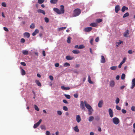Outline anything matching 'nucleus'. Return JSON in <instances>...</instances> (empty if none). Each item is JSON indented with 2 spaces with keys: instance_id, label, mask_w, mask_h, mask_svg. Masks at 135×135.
<instances>
[{
  "instance_id": "1",
  "label": "nucleus",
  "mask_w": 135,
  "mask_h": 135,
  "mask_svg": "<svg viewBox=\"0 0 135 135\" xmlns=\"http://www.w3.org/2000/svg\"><path fill=\"white\" fill-rule=\"evenodd\" d=\"M60 10L57 8H54L53 9L54 11L58 14H61L64 13L65 10L64 6L62 5L60 6Z\"/></svg>"
},
{
  "instance_id": "2",
  "label": "nucleus",
  "mask_w": 135,
  "mask_h": 135,
  "mask_svg": "<svg viewBox=\"0 0 135 135\" xmlns=\"http://www.w3.org/2000/svg\"><path fill=\"white\" fill-rule=\"evenodd\" d=\"M81 13V10L80 9L76 8L74 11L73 16L76 17L79 16Z\"/></svg>"
},
{
  "instance_id": "3",
  "label": "nucleus",
  "mask_w": 135,
  "mask_h": 135,
  "mask_svg": "<svg viewBox=\"0 0 135 135\" xmlns=\"http://www.w3.org/2000/svg\"><path fill=\"white\" fill-rule=\"evenodd\" d=\"M113 122L115 124L117 125L119 122V119L117 117H114L113 119Z\"/></svg>"
},
{
  "instance_id": "4",
  "label": "nucleus",
  "mask_w": 135,
  "mask_h": 135,
  "mask_svg": "<svg viewBox=\"0 0 135 135\" xmlns=\"http://www.w3.org/2000/svg\"><path fill=\"white\" fill-rule=\"evenodd\" d=\"M84 103L85 107L88 110L91 109H92L90 105L87 103L86 101H84Z\"/></svg>"
},
{
  "instance_id": "5",
  "label": "nucleus",
  "mask_w": 135,
  "mask_h": 135,
  "mask_svg": "<svg viewBox=\"0 0 135 135\" xmlns=\"http://www.w3.org/2000/svg\"><path fill=\"white\" fill-rule=\"evenodd\" d=\"M84 104V102L83 101H81L80 102V107L83 110H85V107Z\"/></svg>"
},
{
  "instance_id": "6",
  "label": "nucleus",
  "mask_w": 135,
  "mask_h": 135,
  "mask_svg": "<svg viewBox=\"0 0 135 135\" xmlns=\"http://www.w3.org/2000/svg\"><path fill=\"white\" fill-rule=\"evenodd\" d=\"M42 121L41 119H40L38 122H37V123L35 124L33 126V128H37L40 124V123H41Z\"/></svg>"
},
{
  "instance_id": "7",
  "label": "nucleus",
  "mask_w": 135,
  "mask_h": 135,
  "mask_svg": "<svg viewBox=\"0 0 135 135\" xmlns=\"http://www.w3.org/2000/svg\"><path fill=\"white\" fill-rule=\"evenodd\" d=\"M132 85L131 87V89H132L135 86V78L132 79Z\"/></svg>"
},
{
  "instance_id": "8",
  "label": "nucleus",
  "mask_w": 135,
  "mask_h": 135,
  "mask_svg": "<svg viewBox=\"0 0 135 135\" xmlns=\"http://www.w3.org/2000/svg\"><path fill=\"white\" fill-rule=\"evenodd\" d=\"M108 112L111 118H112L113 116V111L111 109L109 108L108 109Z\"/></svg>"
},
{
  "instance_id": "9",
  "label": "nucleus",
  "mask_w": 135,
  "mask_h": 135,
  "mask_svg": "<svg viewBox=\"0 0 135 135\" xmlns=\"http://www.w3.org/2000/svg\"><path fill=\"white\" fill-rule=\"evenodd\" d=\"M76 120L78 123H79L81 121V119L79 115H78L76 117Z\"/></svg>"
},
{
  "instance_id": "10",
  "label": "nucleus",
  "mask_w": 135,
  "mask_h": 135,
  "mask_svg": "<svg viewBox=\"0 0 135 135\" xmlns=\"http://www.w3.org/2000/svg\"><path fill=\"white\" fill-rule=\"evenodd\" d=\"M92 28L91 27H89L85 28L84 29V31L86 32H88L92 30Z\"/></svg>"
},
{
  "instance_id": "11",
  "label": "nucleus",
  "mask_w": 135,
  "mask_h": 135,
  "mask_svg": "<svg viewBox=\"0 0 135 135\" xmlns=\"http://www.w3.org/2000/svg\"><path fill=\"white\" fill-rule=\"evenodd\" d=\"M100 62L102 63H104L105 62V60L104 57L103 56H101V60Z\"/></svg>"
},
{
  "instance_id": "12",
  "label": "nucleus",
  "mask_w": 135,
  "mask_h": 135,
  "mask_svg": "<svg viewBox=\"0 0 135 135\" xmlns=\"http://www.w3.org/2000/svg\"><path fill=\"white\" fill-rule=\"evenodd\" d=\"M120 9L119 6L117 5L115 7V11L116 13H117Z\"/></svg>"
},
{
  "instance_id": "13",
  "label": "nucleus",
  "mask_w": 135,
  "mask_h": 135,
  "mask_svg": "<svg viewBox=\"0 0 135 135\" xmlns=\"http://www.w3.org/2000/svg\"><path fill=\"white\" fill-rule=\"evenodd\" d=\"M37 11L38 13H42L44 15H45V12L43 10L39 9L37 10Z\"/></svg>"
},
{
  "instance_id": "14",
  "label": "nucleus",
  "mask_w": 135,
  "mask_h": 135,
  "mask_svg": "<svg viewBox=\"0 0 135 135\" xmlns=\"http://www.w3.org/2000/svg\"><path fill=\"white\" fill-rule=\"evenodd\" d=\"M115 85V82L114 81L112 80L110 81V86L111 87H113Z\"/></svg>"
},
{
  "instance_id": "15",
  "label": "nucleus",
  "mask_w": 135,
  "mask_h": 135,
  "mask_svg": "<svg viewBox=\"0 0 135 135\" xmlns=\"http://www.w3.org/2000/svg\"><path fill=\"white\" fill-rule=\"evenodd\" d=\"M103 103V101L102 100L99 101L98 104V106L99 107L101 108L102 107Z\"/></svg>"
},
{
  "instance_id": "16",
  "label": "nucleus",
  "mask_w": 135,
  "mask_h": 135,
  "mask_svg": "<svg viewBox=\"0 0 135 135\" xmlns=\"http://www.w3.org/2000/svg\"><path fill=\"white\" fill-rule=\"evenodd\" d=\"M74 58L73 57H71L70 56H67L66 57V59L69 60H70L73 59Z\"/></svg>"
},
{
  "instance_id": "17",
  "label": "nucleus",
  "mask_w": 135,
  "mask_h": 135,
  "mask_svg": "<svg viewBox=\"0 0 135 135\" xmlns=\"http://www.w3.org/2000/svg\"><path fill=\"white\" fill-rule=\"evenodd\" d=\"M23 35L25 37L27 38H29L30 37V33L28 32H25L24 33Z\"/></svg>"
},
{
  "instance_id": "18",
  "label": "nucleus",
  "mask_w": 135,
  "mask_h": 135,
  "mask_svg": "<svg viewBox=\"0 0 135 135\" xmlns=\"http://www.w3.org/2000/svg\"><path fill=\"white\" fill-rule=\"evenodd\" d=\"M39 32V30L37 29H36L35 30V31L33 32L32 33V35L33 36H35L36 34L38 33Z\"/></svg>"
},
{
  "instance_id": "19",
  "label": "nucleus",
  "mask_w": 135,
  "mask_h": 135,
  "mask_svg": "<svg viewBox=\"0 0 135 135\" xmlns=\"http://www.w3.org/2000/svg\"><path fill=\"white\" fill-rule=\"evenodd\" d=\"M129 34V31L128 30H127L126 32H125L124 34V37H127V36Z\"/></svg>"
},
{
  "instance_id": "20",
  "label": "nucleus",
  "mask_w": 135,
  "mask_h": 135,
  "mask_svg": "<svg viewBox=\"0 0 135 135\" xmlns=\"http://www.w3.org/2000/svg\"><path fill=\"white\" fill-rule=\"evenodd\" d=\"M128 8L127 7L123 6L122 9V12H124L125 10H128Z\"/></svg>"
},
{
  "instance_id": "21",
  "label": "nucleus",
  "mask_w": 135,
  "mask_h": 135,
  "mask_svg": "<svg viewBox=\"0 0 135 135\" xmlns=\"http://www.w3.org/2000/svg\"><path fill=\"white\" fill-rule=\"evenodd\" d=\"M35 83H36V84L38 86H41V84L39 80H35Z\"/></svg>"
},
{
  "instance_id": "22",
  "label": "nucleus",
  "mask_w": 135,
  "mask_h": 135,
  "mask_svg": "<svg viewBox=\"0 0 135 135\" xmlns=\"http://www.w3.org/2000/svg\"><path fill=\"white\" fill-rule=\"evenodd\" d=\"M61 88L63 90H69L70 89V88L69 87H65L63 86H61Z\"/></svg>"
},
{
  "instance_id": "23",
  "label": "nucleus",
  "mask_w": 135,
  "mask_h": 135,
  "mask_svg": "<svg viewBox=\"0 0 135 135\" xmlns=\"http://www.w3.org/2000/svg\"><path fill=\"white\" fill-rule=\"evenodd\" d=\"M88 81L89 82V83L90 84H93V82L91 80L90 77L89 75L88 76Z\"/></svg>"
},
{
  "instance_id": "24",
  "label": "nucleus",
  "mask_w": 135,
  "mask_h": 135,
  "mask_svg": "<svg viewBox=\"0 0 135 135\" xmlns=\"http://www.w3.org/2000/svg\"><path fill=\"white\" fill-rule=\"evenodd\" d=\"M72 52L74 54H78L80 53V51L78 50H73L72 51Z\"/></svg>"
},
{
  "instance_id": "25",
  "label": "nucleus",
  "mask_w": 135,
  "mask_h": 135,
  "mask_svg": "<svg viewBox=\"0 0 135 135\" xmlns=\"http://www.w3.org/2000/svg\"><path fill=\"white\" fill-rule=\"evenodd\" d=\"M94 119V117L93 116H90L89 117L88 120L89 122H91Z\"/></svg>"
},
{
  "instance_id": "26",
  "label": "nucleus",
  "mask_w": 135,
  "mask_h": 135,
  "mask_svg": "<svg viewBox=\"0 0 135 135\" xmlns=\"http://www.w3.org/2000/svg\"><path fill=\"white\" fill-rule=\"evenodd\" d=\"M90 26L92 27H96L97 26V24L95 23H92L90 24Z\"/></svg>"
},
{
  "instance_id": "27",
  "label": "nucleus",
  "mask_w": 135,
  "mask_h": 135,
  "mask_svg": "<svg viewBox=\"0 0 135 135\" xmlns=\"http://www.w3.org/2000/svg\"><path fill=\"white\" fill-rule=\"evenodd\" d=\"M22 52L24 55H27L28 54V51L27 50H23Z\"/></svg>"
},
{
  "instance_id": "28",
  "label": "nucleus",
  "mask_w": 135,
  "mask_h": 135,
  "mask_svg": "<svg viewBox=\"0 0 135 135\" xmlns=\"http://www.w3.org/2000/svg\"><path fill=\"white\" fill-rule=\"evenodd\" d=\"M74 129L75 132H79V131L77 126H76L74 128Z\"/></svg>"
},
{
  "instance_id": "29",
  "label": "nucleus",
  "mask_w": 135,
  "mask_h": 135,
  "mask_svg": "<svg viewBox=\"0 0 135 135\" xmlns=\"http://www.w3.org/2000/svg\"><path fill=\"white\" fill-rule=\"evenodd\" d=\"M93 110V109H91L88 110V115H91L92 114V112Z\"/></svg>"
},
{
  "instance_id": "30",
  "label": "nucleus",
  "mask_w": 135,
  "mask_h": 135,
  "mask_svg": "<svg viewBox=\"0 0 135 135\" xmlns=\"http://www.w3.org/2000/svg\"><path fill=\"white\" fill-rule=\"evenodd\" d=\"M21 73L22 75H24L26 74V72L25 70L23 69H22L21 70Z\"/></svg>"
},
{
  "instance_id": "31",
  "label": "nucleus",
  "mask_w": 135,
  "mask_h": 135,
  "mask_svg": "<svg viewBox=\"0 0 135 135\" xmlns=\"http://www.w3.org/2000/svg\"><path fill=\"white\" fill-rule=\"evenodd\" d=\"M129 15V13L128 12H126L124 14L123 16V17L124 18L128 16Z\"/></svg>"
},
{
  "instance_id": "32",
  "label": "nucleus",
  "mask_w": 135,
  "mask_h": 135,
  "mask_svg": "<svg viewBox=\"0 0 135 135\" xmlns=\"http://www.w3.org/2000/svg\"><path fill=\"white\" fill-rule=\"evenodd\" d=\"M30 28L32 29L34 28H35V25L34 23H32L30 26Z\"/></svg>"
},
{
  "instance_id": "33",
  "label": "nucleus",
  "mask_w": 135,
  "mask_h": 135,
  "mask_svg": "<svg viewBox=\"0 0 135 135\" xmlns=\"http://www.w3.org/2000/svg\"><path fill=\"white\" fill-rule=\"evenodd\" d=\"M117 68V66H113L112 67H111L110 68V69L113 70H114L116 69Z\"/></svg>"
},
{
  "instance_id": "34",
  "label": "nucleus",
  "mask_w": 135,
  "mask_h": 135,
  "mask_svg": "<svg viewBox=\"0 0 135 135\" xmlns=\"http://www.w3.org/2000/svg\"><path fill=\"white\" fill-rule=\"evenodd\" d=\"M35 109L37 111L39 110V109L38 107L35 104L34 105Z\"/></svg>"
},
{
  "instance_id": "35",
  "label": "nucleus",
  "mask_w": 135,
  "mask_h": 135,
  "mask_svg": "<svg viewBox=\"0 0 135 135\" xmlns=\"http://www.w3.org/2000/svg\"><path fill=\"white\" fill-rule=\"evenodd\" d=\"M71 39V38L70 37H68L67 38V42L68 43H70V40Z\"/></svg>"
},
{
  "instance_id": "36",
  "label": "nucleus",
  "mask_w": 135,
  "mask_h": 135,
  "mask_svg": "<svg viewBox=\"0 0 135 135\" xmlns=\"http://www.w3.org/2000/svg\"><path fill=\"white\" fill-rule=\"evenodd\" d=\"M64 66L65 67L69 66H70V64L66 62L64 63Z\"/></svg>"
},
{
  "instance_id": "37",
  "label": "nucleus",
  "mask_w": 135,
  "mask_h": 135,
  "mask_svg": "<svg viewBox=\"0 0 135 135\" xmlns=\"http://www.w3.org/2000/svg\"><path fill=\"white\" fill-rule=\"evenodd\" d=\"M102 19L100 18L97 19L96 20L97 22L98 23H99L102 22Z\"/></svg>"
},
{
  "instance_id": "38",
  "label": "nucleus",
  "mask_w": 135,
  "mask_h": 135,
  "mask_svg": "<svg viewBox=\"0 0 135 135\" xmlns=\"http://www.w3.org/2000/svg\"><path fill=\"white\" fill-rule=\"evenodd\" d=\"M44 1V0H38V3L40 4L42 3Z\"/></svg>"
},
{
  "instance_id": "39",
  "label": "nucleus",
  "mask_w": 135,
  "mask_h": 135,
  "mask_svg": "<svg viewBox=\"0 0 135 135\" xmlns=\"http://www.w3.org/2000/svg\"><path fill=\"white\" fill-rule=\"evenodd\" d=\"M66 27H60L58 28L59 31H60L61 30L65 29L66 28Z\"/></svg>"
},
{
  "instance_id": "40",
  "label": "nucleus",
  "mask_w": 135,
  "mask_h": 135,
  "mask_svg": "<svg viewBox=\"0 0 135 135\" xmlns=\"http://www.w3.org/2000/svg\"><path fill=\"white\" fill-rule=\"evenodd\" d=\"M120 100L118 98H117L115 100V103L116 104H118Z\"/></svg>"
},
{
  "instance_id": "41",
  "label": "nucleus",
  "mask_w": 135,
  "mask_h": 135,
  "mask_svg": "<svg viewBox=\"0 0 135 135\" xmlns=\"http://www.w3.org/2000/svg\"><path fill=\"white\" fill-rule=\"evenodd\" d=\"M57 1V0H51V3H56Z\"/></svg>"
},
{
  "instance_id": "42",
  "label": "nucleus",
  "mask_w": 135,
  "mask_h": 135,
  "mask_svg": "<svg viewBox=\"0 0 135 135\" xmlns=\"http://www.w3.org/2000/svg\"><path fill=\"white\" fill-rule=\"evenodd\" d=\"M64 96L68 99H70V96L69 95L65 94H64Z\"/></svg>"
},
{
  "instance_id": "43",
  "label": "nucleus",
  "mask_w": 135,
  "mask_h": 135,
  "mask_svg": "<svg viewBox=\"0 0 135 135\" xmlns=\"http://www.w3.org/2000/svg\"><path fill=\"white\" fill-rule=\"evenodd\" d=\"M125 74H122L121 77V78L123 80L125 79Z\"/></svg>"
},
{
  "instance_id": "44",
  "label": "nucleus",
  "mask_w": 135,
  "mask_h": 135,
  "mask_svg": "<svg viewBox=\"0 0 135 135\" xmlns=\"http://www.w3.org/2000/svg\"><path fill=\"white\" fill-rule=\"evenodd\" d=\"M84 46L83 45H80L78 47V49H82L84 48Z\"/></svg>"
},
{
  "instance_id": "45",
  "label": "nucleus",
  "mask_w": 135,
  "mask_h": 135,
  "mask_svg": "<svg viewBox=\"0 0 135 135\" xmlns=\"http://www.w3.org/2000/svg\"><path fill=\"white\" fill-rule=\"evenodd\" d=\"M123 43V42L121 41H119V42H117V44H118V45H117V44L116 45L117 46V47H118V45L120 44H121L122 43Z\"/></svg>"
},
{
  "instance_id": "46",
  "label": "nucleus",
  "mask_w": 135,
  "mask_h": 135,
  "mask_svg": "<svg viewBox=\"0 0 135 135\" xmlns=\"http://www.w3.org/2000/svg\"><path fill=\"white\" fill-rule=\"evenodd\" d=\"M126 57H124L123 60L121 62V63H122V64H123V63H124V62H125L126 60Z\"/></svg>"
},
{
  "instance_id": "47",
  "label": "nucleus",
  "mask_w": 135,
  "mask_h": 135,
  "mask_svg": "<svg viewBox=\"0 0 135 135\" xmlns=\"http://www.w3.org/2000/svg\"><path fill=\"white\" fill-rule=\"evenodd\" d=\"M45 21L47 23L49 21V19L47 17H45L44 18Z\"/></svg>"
},
{
  "instance_id": "48",
  "label": "nucleus",
  "mask_w": 135,
  "mask_h": 135,
  "mask_svg": "<svg viewBox=\"0 0 135 135\" xmlns=\"http://www.w3.org/2000/svg\"><path fill=\"white\" fill-rule=\"evenodd\" d=\"M63 109L65 111H67L68 110V108L66 106H64L63 107Z\"/></svg>"
},
{
  "instance_id": "49",
  "label": "nucleus",
  "mask_w": 135,
  "mask_h": 135,
  "mask_svg": "<svg viewBox=\"0 0 135 135\" xmlns=\"http://www.w3.org/2000/svg\"><path fill=\"white\" fill-rule=\"evenodd\" d=\"M25 41V39L23 38H22L21 39L20 42L21 43H24Z\"/></svg>"
},
{
  "instance_id": "50",
  "label": "nucleus",
  "mask_w": 135,
  "mask_h": 135,
  "mask_svg": "<svg viewBox=\"0 0 135 135\" xmlns=\"http://www.w3.org/2000/svg\"><path fill=\"white\" fill-rule=\"evenodd\" d=\"M57 114L59 115H61L62 114L60 110L57 111Z\"/></svg>"
},
{
  "instance_id": "51",
  "label": "nucleus",
  "mask_w": 135,
  "mask_h": 135,
  "mask_svg": "<svg viewBox=\"0 0 135 135\" xmlns=\"http://www.w3.org/2000/svg\"><path fill=\"white\" fill-rule=\"evenodd\" d=\"M128 53L130 54H132L133 53V51L132 50H130L128 51Z\"/></svg>"
},
{
  "instance_id": "52",
  "label": "nucleus",
  "mask_w": 135,
  "mask_h": 135,
  "mask_svg": "<svg viewBox=\"0 0 135 135\" xmlns=\"http://www.w3.org/2000/svg\"><path fill=\"white\" fill-rule=\"evenodd\" d=\"M131 110L133 111H135V107L132 106L131 108Z\"/></svg>"
},
{
  "instance_id": "53",
  "label": "nucleus",
  "mask_w": 135,
  "mask_h": 135,
  "mask_svg": "<svg viewBox=\"0 0 135 135\" xmlns=\"http://www.w3.org/2000/svg\"><path fill=\"white\" fill-rule=\"evenodd\" d=\"M2 6L4 7H6V3L5 2H2Z\"/></svg>"
},
{
  "instance_id": "54",
  "label": "nucleus",
  "mask_w": 135,
  "mask_h": 135,
  "mask_svg": "<svg viewBox=\"0 0 135 135\" xmlns=\"http://www.w3.org/2000/svg\"><path fill=\"white\" fill-rule=\"evenodd\" d=\"M116 109L118 110H119L121 109L120 107L118 106V105H116Z\"/></svg>"
},
{
  "instance_id": "55",
  "label": "nucleus",
  "mask_w": 135,
  "mask_h": 135,
  "mask_svg": "<svg viewBox=\"0 0 135 135\" xmlns=\"http://www.w3.org/2000/svg\"><path fill=\"white\" fill-rule=\"evenodd\" d=\"M3 29L4 31L7 32H8L9 31L7 27H3Z\"/></svg>"
},
{
  "instance_id": "56",
  "label": "nucleus",
  "mask_w": 135,
  "mask_h": 135,
  "mask_svg": "<svg viewBox=\"0 0 135 135\" xmlns=\"http://www.w3.org/2000/svg\"><path fill=\"white\" fill-rule=\"evenodd\" d=\"M122 112L124 114H125L127 112L124 109H122Z\"/></svg>"
},
{
  "instance_id": "57",
  "label": "nucleus",
  "mask_w": 135,
  "mask_h": 135,
  "mask_svg": "<svg viewBox=\"0 0 135 135\" xmlns=\"http://www.w3.org/2000/svg\"><path fill=\"white\" fill-rule=\"evenodd\" d=\"M21 65H22L23 66H26V64L24 62H21Z\"/></svg>"
},
{
  "instance_id": "58",
  "label": "nucleus",
  "mask_w": 135,
  "mask_h": 135,
  "mask_svg": "<svg viewBox=\"0 0 135 135\" xmlns=\"http://www.w3.org/2000/svg\"><path fill=\"white\" fill-rule=\"evenodd\" d=\"M55 66L56 67H58L59 66V63H56L55 64Z\"/></svg>"
},
{
  "instance_id": "59",
  "label": "nucleus",
  "mask_w": 135,
  "mask_h": 135,
  "mask_svg": "<svg viewBox=\"0 0 135 135\" xmlns=\"http://www.w3.org/2000/svg\"><path fill=\"white\" fill-rule=\"evenodd\" d=\"M46 135H50V132L49 131H46Z\"/></svg>"
},
{
  "instance_id": "60",
  "label": "nucleus",
  "mask_w": 135,
  "mask_h": 135,
  "mask_svg": "<svg viewBox=\"0 0 135 135\" xmlns=\"http://www.w3.org/2000/svg\"><path fill=\"white\" fill-rule=\"evenodd\" d=\"M63 102L65 103L68 104V102L66 100H63Z\"/></svg>"
},
{
  "instance_id": "61",
  "label": "nucleus",
  "mask_w": 135,
  "mask_h": 135,
  "mask_svg": "<svg viewBox=\"0 0 135 135\" xmlns=\"http://www.w3.org/2000/svg\"><path fill=\"white\" fill-rule=\"evenodd\" d=\"M41 128L42 129H44L45 128V126L43 125H42L41 126Z\"/></svg>"
},
{
  "instance_id": "62",
  "label": "nucleus",
  "mask_w": 135,
  "mask_h": 135,
  "mask_svg": "<svg viewBox=\"0 0 135 135\" xmlns=\"http://www.w3.org/2000/svg\"><path fill=\"white\" fill-rule=\"evenodd\" d=\"M74 96L75 98H77L78 97V95L77 94H74Z\"/></svg>"
},
{
  "instance_id": "63",
  "label": "nucleus",
  "mask_w": 135,
  "mask_h": 135,
  "mask_svg": "<svg viewBox=\"0 0 135 135\" xmlns=\"http://www.w3.org/2000/svg\"><path fill=\"white\" fill-rule=\"evenodd\" d=\"M99 40V37H97L95 39V41L96 42H98Z\"/></svg>"
},
{
  "instance_id": "64",
  "label": "nucleus",
  "mask_w": 135,
  "mask_h": 135,
  "mask_svg": "<svg viewBox=\"0 0 135 135\" xmlns=\"http://www.w3.org/2000/svg\"><path fill=\"white\" fill-rule=\"evenodd\" d=\"M42 54L44 56H45L46 55L45 52L44 50L42 51Z\"/></svg>"
}]
</instances>
